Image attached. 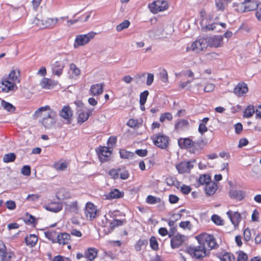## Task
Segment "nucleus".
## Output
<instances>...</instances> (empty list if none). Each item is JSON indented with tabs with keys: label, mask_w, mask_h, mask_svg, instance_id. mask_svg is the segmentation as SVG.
I'll list each match as a JSON object with an SVG mask.
<instances>
[{
	"label": "nucleus",
	"mask_w": 261,
	"mask_h": 261,
	"mask_svg": "<svg viewBox=\"0 0 261 261\" xmlns=\"http://www.w3.org/2000/svg\"><path fill=\"white\" fill-rule=\"evenodd\" d=\"M59 18H48L46 20V27L53 28L55 27L59 22Z\"/></svg>",
	"instance_id": "a19ab883"
},
{
	"label": "nucleus",
	"mask_w": 261,
	"mask_h": 261,
	"mask_svg": "<svg viewBox=\"0 0 261 261\" xmlns=\"http://www.w3.org/2000/svg\"><path fill=\"white\" fill-rule=\"evenodd\" d=\"M188 237L180 234V249L185 246H189L188 245Z\"/></svg>",
	"instance_id": "4d7b16f0"
},
{
	"label": "nucleus",
	"mask_w": 261,
	"mask_h": 261,
	"mask_svg": "<svg viewBox=\"0 0 261 261\" xmlns=\"http://www.w3.org/2000/svg\"><path fill=\"white\" fill-rule=\"evenodd\" d=\"M211 182V177L208 174H203L201 175L198 179V182L200 185H206L208 183Z\"/></svg>",
	"instance_id": "4c0bfd02"
},
{
	"label": "nucleus",
	"mask_w": 261,
	"mask_h": 261,
	"mask_svg": "<svg viewBox=\"0 0 261 261\" xmlns=\"http://www.w3.org/2000/svg\"><path fill=\"white\" fill-rule=\"evenodd\" d=\"M248 256L243 251H240L237 257V261H247Z\"/></svg>",
	"instance_id": "bf43d9fd"
},
{
	"label": "nucleus",
	"mask_w": 261,
	"mask_h": 261,
	"mask_svg": "<svg viewBox=\"0 0 261 261\" xmlns=\"http://www.w3.org/2000/svg\"><path fill=\"white\" fill-rule=\"evenodd\" d=\"M99 161L101 163H105L110 160L112 151L110 147L106 146H99L96 149Z\"/></svg>",
	"instance_id": "1a4fd4ad"
},
{
	"label": "nucleus",
	"mask_w": 261,
	"mask_h": 261,
	"mask_svg": "<svg viewBox=\"0 0 261 261\" xmlns=\"http://www.w3.org/2000/svg\"><path fill=\"white\" fill-rule=\"evenodd\" d=\"M154 80V75L152 73H148L147 80H146V85L147 86H150L152 84Z\"/></svg>",
	"instance_id": "774afa93"
},
{
	"label": "nucleus",
	"mask_w": 261,
	"mask_h": 261,
	"mask_svg": "<svg viewBox=\"0 0 261 261\" xmlns=\"http://www.w3.org/2000/svg\"><path fill=\"white\" fill-rule=\"evenodd\" d=\"M98 250L94 247H89L85 251V258L88 261H93L97 256Z\"/></svg>",
	"instance_id": "a211bd4d"
},
{
	"label": "nucleus",
	"mask_w": 261,
	"mask_h": 261,
	"mask_svg": "<svg viewBox=\"0 0 261 261\" xmlns=\"http://www.w3.org/2000/svg\"><path fill=\"white\" fill-rule=\"evenodd\" d=\"M212 221L217 225H223V221L221 217L217 215H213L211 217Z\"/></svg>",
	"instance_id": "3c124183"
},
{
	"label": "nucleus",
	"mask_w": 261,
	"mask_h": 261,
	"mask_svg": "<svg viewBox=\"0 0 261 261\" xmlns=\"http://www.w3.org/2000/svg\"><path fill=\"white\" fill-rule=\"evenodd\" d=\"M97 210L94 204L91 202L86 203L85 214L87 218L90 220L94 219L97 215Z\"/></svg>",
	"instance_id": "9d476101"
},
{
	"label": "nucleus",
	"mask_w": 261,
	"mask_h": 261,
	"mask_svg": "<svg viewBox=\"0 0 261 261\" xmlns=\"http://www.w3.org/2000/svg\"><path fill=\"white\" fill-rule=\"evenodd\" d=\"M195 238L198 243L197 246H185L180 250L189 253L196 259L201 260L208 255L211 250L218 246L216 239L213 235L202 233L196 236Z\"/></svg>",
	"instance_id": "f257e3e1"
},
{
	"label": "nucleus",
	"mask_w": 261,
	"mask_h": 261,
	"mask_svg": "<svg viewBox=\"0 0 261 261\" xmlns=\"http://www.w3.org/2000/svg\"><path fill=\"white\" fill-rule=\"evenodd\" d=\"M149 92L147 90H145L140 93L139 99L140 105H144L145 104Z\"/></svg>",
	"instance_id": "79ce46f5"
},
{
	"label": "nucleus",
	"mask_w": 261,
	"mask_h": 261,
	"mask_svg": "<svg viewBox=\"0 0 261 261\" xmlns=\"http://www.w3.org/2000/svg\"><path fill=\"white\" fill-rule=\"evenodd\" d=\"M71 236L67 232H60L57 234L56 243L64 246L68 245L71 241Z\"/></svg>",
	"instance_id": "4468645a"
},
{
	"label": "nucleus",
	"mask_w": 261,
	"mask_h": 261,
	"mask_svg": "<svg viewBox=\"0 0 261 261\" xmlns=\"http://www.w3.org/2000/svg\"><path fill=\"white\" fill-rule=\"evenodd\" d=\"M104 87L105 84L103 83L91 85L89 90L90 94L92 96L101 95L103 93Z\"/></svg>",
	"instance_id": "dca6fc26"
},
{
	"label": "nucleus",
	"mask_w": 261,
	"mask_h": 261,
	"mask_svg": "<svg viewBox=\"0 0 261 261\" xmlns=\"http://www.w3.org/2000/svg\"><path fill=\"white\" fill-rule=\"evenodd\" d=\"M149 244L150 247L152 250L154 251H157L159 250V243L156 237L154 236H151L149 239Z\"/></svg>",
	"instance_id": "58836bf2"
},
{
	"label": "nucleus",
	"mask_w": 261,
	"mask_h": 261,
	"mask_svg": "<svg viewBox=\"0 0 261 261\" xmlns=\"http://www.w3.org/2000/svg\"><path fill=\"white\" fill-rule=\"evenodd\" d=\"M148 245L147 239H139L135 245V248L137 251H140L143 246H146Z\"/></svg>",
	"instance_id": "f704fd0d"
},
{
	"label": "nucleus",
	"mask_w": 261,
	"mask_h": 261,
	"mask_svg": "<svg viewBox=\"0 0 261 261\" xmlns=\"http://www.w3.org/2000/svg\"><path fill=\"white\" fill-rule=\"evenodd\" d=\"M68 166V163L67 162L60 163L57 162L54 164L53 167L58 171H63L67 168Z\"/></svg>",
	"instance_id": "c9c22d12"
},
{
	"label": "nucleus",
	"mask_w": 261,
	"mask_h": 261,
	"mask_svg": "<svg viewBox=\"0 0 261 261\" xmlns=\"http://www.w3.org/2000/svg\"><path fill=\"white\" fill-rule=\"evenodd\" d=\"M68 74L70 79H75L80 75L81 70L77 66H70Z\"/></svg>",
	"instance_id": "cd10ccee"
},
{
	"label": "nucleus",
	"mask_w": 261,
	"mask_h": 261,
	"mask_svg": "<svg viewBox=\"0 0 261 261\" xmlns=\"http://www.w3.org/2000/svg\"><path fill=\"white\" fill-rule=\"evenodd\" d=\"M174 234L170 233L169 237L171 238L170 245L172 249L178 248L179 247V236L177 234L173 236Z\"/></svg>",
	"instance_id": "c85d7f7f"
},
{
	"label": "nucleus",
	"mask_w": 261,
	"mask_h": 261,
	"mask_svg": "<svg viewBox=\"0 0 261 261\" xmlns=\"http://www.w3.org/2000/svg\"><path fill=\"white\" fill-rule=\"evenodd\" d=\"M124 193L118 189H112L109 193L105 195L106 199L112 200L114 199H119L123 197Z\"/></svg>",
	"instance_id": "f3484780"
},
{
	"label": "nucleus",
	"mask_w": 261,
	"mask_h": 261,
	"mask_svg": "<svg viewBox=\"0 0 261 261\" xmlns=\"http://www.w3.org/2000/svg\"><path fill=\"white\" fill-rule=\"evenodd\" d=\"M207 46L219 47L222 45L223 37L222 36H214L205 38Z\"/></svg>",
	"instance_id": "9b49d317"
},
{
	"label": "nucleus",
	"mask_w": 261,
	"mask_h": 261,
	"mask_svg": "<svg viewBox=\"0 0 261 261\" xmlns=\"http://www.w3.org/2000/svg\"><path fill=\"white\" fill-rule=\"evenodd\" d=\"M63 66H54L53 69V73L58 75L60 76L62 73Z\"/></svg>",
	"instance_id": "e2e57ef3"
},
{
	"label": "nucleus",
	"mask_w": 261,
	"mask_h": 261,
	"mask_svg": "<svg viewBox=\"0 0 261 261\" xmlns=\"http://www.w3.org/2000/svg\"><path fill=\"white\" fill-rule=\"evenodd\" d=\"M24 221L27 224H33V225H35L36 223L35 218L29 214H27L25 220Z\"/></svg>",
	"instance_id": "5fc2aeb1"
},
{
	"label": "nucleus",
	"mask_w": 261,
	"mask_h": 261,
	"mask_svg": "<svg viewBox=\"0 0 261 261\" xmlns=\"http://www.w3.org/2000/svg\"><path fill=\"white\" fill-rule=\"evenodd\" d=\"M226 214L234 226L239 225L241 220V214L239 212L229 211L226 213Z\"/></svg>",
	"instance_id": "6ab92c4d"
},
{
	"label": "nucleus",
	"mask_w": 261,
	"mask_h": 261,
	"mask_svg": "<svg viewBox=\"0 0 261 261\" xmlns=\"http://www.w3.org/2000/svg\"><path fill=\"white\" fill-rule=\"evenodd\" d=\"M15 159L16 155L14 153H9L4 156L3 160L5 163H9L14 161Z\"/></svg>",
	"instance_id": "37998d69"
},
{
	"label": "nucleus",
	"mask_w": 261,
	"mask_h": 261,
	"mask_svg": "<svg viewBox=\"0 0 261 261\" xmlns=\"http://www.w3.org/2000/svg\"><path fill=\"white\" fill-rule=\"evenodd\" d=\"M220 260L223 261H234L235 259L234 255L228 252H225L219 256Z\"/></svg>",
	"instance_id": "ea45409f"
},
{
	"label": "nucleus",
	"mask_w": 261,
	"mask_h": 261,
	"mask_svg": "<svg viewBox=\"0 0 261 261\" xmlns=\"http://www.w3.org/2000/svg\"><path fill=\"white\" fill-rule=\"evenodd\" d=\"M255 112L253 106H249L244 111V116L247 118L251 117Z\"/></svg>",
	"instance_id": "09e8293b"
},
{
	"label": "nucleus",
	"mask_w": 261,
	"mask_h": 261,
	"mask_svg": "<svg viewBox=\"0 0 261 261\" xmlns=\"http://www.w3.org/2000/svg\"><path fill=\"white\" fill-rule=\"evenodd\" d=\"M119 168L112 169L109 171V175L114 179H117L119 178Z\"/></svg>",
	"instance_id": "864d4df0"
},
{
	"label": "nucleus",
	"mask_w": 261,
	"mask_h": 261,
	"mask_svg": "<svg viewBox=\"0 0 261 261\" xmlns=\"http://www.w3.org/2000/svg\"><path fill=\"white\" fill-rule=\"evenodd\" d=\"M126 222L125 219L119 220L114 219L110 223L109 227L110 228V231H113L115 228L121 226Z\"/></svg>",
	"instance_id": "7c9ffc66"
},
{
	"label": "nucleus",
	"mask_w": 261,
	"mask_h": 261,
	"mask_svg": "<svg viewBox=\"0 0 261 261\" xmlns=\"http://www.w3.org/2000/svg\"><path fill=\"white\" fill-rule=\"evenodd\" d=\"M246 3H247V2H245L244 1L241 2L240 3H234L233 6V7H237L238 8L236 10L241 12L254 10L256 9L258 6L256 3H251V5L248 6L245 5Z\"/></svg>",
	"instance_id": "f8f14e48"
},
{
	"label": "nucleus",
	"mask_w": 261,
	"mask_h": 261,
	"mask_svg": "<svg viewBox=\"0 0 261 261\" xmlns=\"http://www.w3.org/2000/svg\"><path fill=\"white\" fill-rule=\"evenodd\" d=\"M93 109L83 107L77 111V123L82 124L86 121L89 117L92 115Z\"/></svg>",
	"instance_id": "6e6552de"
},
{
	"label": "nucleus",
	"mask_w": 261,
	"mask_h": 261,
	"mask_svg": "<svg viewBox=\"0 0 261 261\" xmlns=\"http://www.w3.org/2000/svg\"><path fill=\"white\" fill-rule=\"evenodd\" d=\"M215 88V85L214 84H207L204 88V91L205 92H211L214 91Z\"/></svg>",
	"instance_id": "69168bd1"
},
{
	"label": "nucleus",
	"mask_w": 261,
	"mask_h": 261,
	"mask_svg": "<svg viewBox=\"0 0 261 261\" xmlns=\"http://www.w3.org/2000/svg\"><path fill=\"white\" fill-rule=\"evenodd\" d=\"M195 160L180 162V173L189 172L193 168Z\"/></svg>",
	"instance_id": "5701e85b"
},
{
	"label": "nucleus",
	"mask_w": 261,
	"mask_h": 261,
	"mask_svg": "<svg viewBox=\"0 0 261 261\" xmlns=\"http://www.w3.org/2000/svg\"><path fill=\"white\" fill-rule=\"evenodd\" d=\"M40 197L41 196L39 194H29L26 198V200L32 202H36L38 201Z\"/></svg>",
	"instance_id": "603ef678"
},
{
	"label": "nucleus",
	"mask_w": 261,
	"mask_h": 261,
	"mask_svg": "<svg viewBox=\"0 0 261 261\" xmlns=\"http://www.w3.org/2000/svg\"><path fill=\"white\" fill-rule=\"evenodd\" d=\"M248 90L246 84L244 82L239 83L233 89V93L238 96H243Z\"/></svg>",
	"instance_id": "2eb2a0df"
},
{
	"label": "nucleus",
	"mask_w": 261,
	"mask_h": 261,
	"mask_svg": "<svg viewBox=\"0 0 261 261\" xmlns=\"http://www.w3.org/2000/svg\"><path fill=\"white\" fill-rule=\"evenodd\" d=\"M194 146V142L190 138H180V148H190Z\"/></svg>",
	"instance_id": "c756f323"
},
{
	"label": "nucleus",
	"mask_w": 261,
	"mask_h": 261,
	"mask_svg": "<svg viewBox=\"0 0 261 261\" xmlns=\"http://www.w3.org/2000/svg\"><path fill=\"white\" fill-rule=\"evenodd\" d=\"M66 211L74 214H78L79 212V206L77 201H74L67 204L66 207Z\"/></svg>",
	"instance_id": "a878e982"
},
{
	"label": "nucleus",
	"mask_w": 261,
	"mask_h": 261,
	"mask_svg": "<svg viewBox=\"0 0 261 261\" xmlns=\"http://www.w3.org/2000/svg\"><path fill=\"white\" fill-rule=\"evenodd\" d=\"M21 173L25 176H29L31 174V167L30 166H23L21 169Z\"/></svg>",
	"instance_id": "680f3d73"
},
{
	"label": "nucleus",
	"mask_w": 261,
	"mask_h": 261,
	"mask_svg": "<svg viewBox=\"0 0 261 261\" xmlns=\"http://www.w3.org/2000/svg\"><path fill=\"white\" fill-rule=\"evenodd\" d=\"M119 177L121 179H127L129 176V173L125 167L119 168Z\"/></svg>",
	"instance_id": "e433bc0d"
},
{
	"label": "nucleus",
	"mask_w": 261,
	"mask_h": 261,
	"mask_svg": "<svg viewBox=\"0 0 261 261\" xmlns=\"http://www.w3.org/2000/svg\"><path fill=\"white\" fill-rule=\"evenodd\" d=\"M126 125L131 128H137L139 127L140 123L137 119L132 118L128 120Z\"/></svg>",
	"instance_id": "a18cd8bd"
},
{
	"label": "nucleus",
	"mask_w": 261,
	"mask_h": 261,
	"mask_svg": "<svg viewBox=\"0 0 261 261\" xmlns=\"http://www.w3.org/2000/svg\"><path fill=\"white\" fill-rule=\"evenodd\" d=\"M218 25L217 23H213L208 25H206L202 27V29L204 31H214L217 29V27Z\"/></svg>",
	"instance_id": "6e6d98bb"
},
{
	"label": "nucleus",
	"mask_w": 261,
	"mask_h": 261,
	"mask_svg": "<svg viewBox=\"0 0 261 261\" xmlns=\"http://www.w3.org/2000/svg\"><path fill=\"white\" fill-rule=\"evenodd\" d=\"M207 47L205 38H202L193 42L190 47H187V51L192 50L196 53H199Z\"/></svg>",
	"instance_id": "423d86ee"
},
{
	"label": "nucleus",
	"mask_w": 261,
	"mask_h": 261,
	"mask_svg": "<svg viewBox=\"0 0 261 261\" xmlns=\"http://www.w3.org/2000/svg\"><path fill=\"white\" fill-rule=\"evenodd\" d=\"M95 34V33L91 32L87 34L77 35L74 43V47L84 45L88 43L94 37Z\"/></svg>",
	"instance_id": "0eeeda50"
},
{
	"label": "nucleus",
	"mask_w": 261,
	"mask_h": 261,
	"mask_svg": "<svg viewBox=\"0 0 261 261\" xmlns=\"http://www.w3.org/2000/svg\"><path fill=\"white\" fill-rule=\"evenodd\" d=\"M179 219V214H173L168 221V225L171 227L170 229V233H172V234H174L175 231H176V226L175 227L174 226L176 222Z\"/></svg>",
	"instance_id": "393cba45"
},
{
	"label": "nucleus",
	"mask_w": 261,
	"mask_h": 261,
	"mask_svg": "<svg viewBox=\"0 0 261 261\" xmlns=\"http://www.w3.org/2000/svg\"><path fill=\"white\" fill-rule=\"evenodd\" d=\"M150 139L156 146L161 149L166 148L169 144L168 137L162 134L159 133L152 135L151 136Z\"/></svg>",
	"instance_id": "20e7f679"
},
{
	"label": "nucleus",
	"mask_w": 261,
	"mask_h": 261,
	"mask_svg": "<svg viewBox=\"0 0 261 261\" xmlns=\"http://www.w3.org/2000/svg\"><path fill=\"white\" fill-rule=\"evenodd\" d=\"M5 204L7 208L10 210H13L16 208V203L13 200H8L6 201Z\"/></svg>",
	"instance_id": "052dcab7"
},
{
	"label": "nucleus",
	"mask_w": 261,
	"mask_h": 261,
	"mask_svg": "<svg viewBox=\"0 0 261 261\" xmlns=\"http://www.w3.org/2000/svg\"><path fill=\"white\" fill-rule=\"evenodd\" d=\"M44 207L48 211L58 213L62 209V205L59 202H50L45 205Z\"/></svg>",
	"instance_id": "aec40b11"
},
{
	"label": "nucleus",
	"mask_w": 261,
	"mask_h": 261,
	"mask_svg": "<svg viewBox=\"0 0 261 261\" xmlns=\"http://www.w3.org/2000/svg\"><path fill=\"white\" fill-rule=\"evenodd\" d=\"M58 84V82L50 79L43 77L39 85L42 89L50 90L53 89Z\"/></svg>",
	"instance_id": "ddd939ff"
},
{
	"label": "nucleus",
	"mask_w": 261,
	"mask_h": 261,
	"mask_svg": "<svg viewBox=\"0 0 261 261\" xmlns=\"http://www.w3.org/2000/svg\"><path fill=\"white\" fill-rule=\"evenodd\" d=\"M189 219H192V217L188 215V216ZM180 228H182L184 230H191L193 228V225L191 224V221L190 219L188 220H182L180 222Z\"/></svg>",
	"instance_id": "2f4dec72"
},
{
	"label": "nucleus",
	"mask_w": 261,
	"mask_h": 261,
	"mask_svg": "<svg viewBox=\"0 0 261 261\" xmlns=\"http://www.w3.org/2000/svg\"><path fill=\"white\" fill-rule=\"evenodd\" d=\"M20 82L19 70H12L8 76L2 78L0 83L1 91L4 93L15 91L17 89L16 84Z\"/></svg>",
	"instance_id": "f03ea898"
},
{
	"label": "nucleus",
	"mask_w": 261,
	"mask_h": 261,
	"mask_svg": "<svg viewBox=\"0 0 261 261\" xmlns=\"http://www.w3.org/2000/svg\"><path fill=\"white\" fill-rule=\"evenodd\" d=\"M191 191V188L190 186L185 185H182L180 187V192L184 194H189Z\"/></svg>",
	"instance_id": "0e129e2a"
},
{
	"label": "nucleus",
	"mask_w": 261,
	"mask_h": 261,
	"mask_svg": "<svg viewBox=\"0 0 261 261\" xmlns=\"http://www.w3.org/2000/svg\"><path fill=\"white\" fill-rule=\"evenodd\" d=\"M217 189V185L214 181H211L205 185V192L208 195H213Z\"/></svg>",
	"instance_id": "bb28decb"
},
{
	"label": "nucleus",
	"mask_w": 261,
	"mask_h": 261,
	"mask_svg": "<svg viewBox=\"0 0 261 261\" xmlns=\"http://www.w3.org/2000/svg\"><path fill=\"white\" fill-rule=\"evenodd\" d=\"M244 237L247 241H249L251 239V232L249 228H246L244 230Z\"/></svg>",
	"instance_id": "338daca9"
},
{
	"label": "nucleus",
	"mask_w": 261,
	"mask_h": 261,
	"mask_svg": "<svg viewBox=\"0 0 261 261\" xmlns=\"http://www.w3.org/2000/svg\"><path fill=\"white\" fill-rule=\"evenodd\" d=\"M1 104L3 108L9 112H13L15 110V107H14L10 103L5 101L4 100H2L1 101Z\"/></svg>",
	"instance_id": "c03bdc74"
},
{
	"label": "nucleus",
	"mask_w": 261,
	"mask_h": 261,
	"mask_svg": "<svg viewBox=\"0 0 261 261\" xmlns=\"http://www.w3.org/2000/svg\"><path fill=\"white\" fill-rule=\"evenodd\" d=\"M245 192L242 190H231L229 192V196L231 198L241 201L245 197Z\"/></svg>",
	"instance_id": "4be33fe9"
},
{
	"label": "nucleus",
	"mask_w": 261,
	"mask_h": 261,
	"mask_svg": "<svg viewBox=\"0 0 261 261\" xmlns=\"http://www.w3.org/2000/svg\"><path fill=\"white\" fill-rule=\"evenodd\" d=\"M60 116L66 120H69L73 115V112L69 106L63 107L60 111Z\"/></svg>",
	"instance_id": "b1692460"
},
{
	"label": "nucleus",
	"mask_w": 261,
	"mask_h": 261,
	"mask_svg": "<svg viewBox=\"0 0 261 261\" xmlns=\"http://www.w3.org/2000/svg\"><path fill=\"white\" fill-rule=\"evenodd\" d=\"M130 25V22L128 20H125L122 23L116 26V30L118 32H120L124 29H127Z\"/></svg>",
	"instance_id": "49530a36"
},
{
	"label": "nucleus",
	"mask_w": 261,
	"mask_h": 261,
	"mask_svg": "<svg viewBox=\"0 0 261 261\" xmlns=\"http://www.w3.org/2000/svg\"><path fill=\"white\" fill-rule=\"evenodd\" d=\"M42 116L41 123L45 128L49 129L56 123V113L50 109L49 106L41 107L38 109L34 114V118L40 117Z\"/></svg>",
	"instance_id": "7ed1b4c3"
},
{
	"label": "nucleus",
	"mask_w": 261,
	"mask_h": 261,
	"mask_svg": "<svg viewBox=\"0 0 261 261\" xmlns=\"http://www.w3.org/2000/svg\"><path fill=\"white\" fill-rule=\"evenodd\" d=\"M38 237L35 234H30L27 235L24 239L25 245L30 248L35 246L38 242Z\"/></svg>",
	"instance_id": "412c9836"
},
{
	"label": "nucleus",
	"mask_w": 261,
	"mask_h": 261,
	"mask_svg": "<svg viewBox=\"0 0 261 261\" xmlns=\"http://www.w3.org/2000/svg\"><path fill=\"white\" fill-rule=\"evenodd\" d=\"M119 153L120 158L124 159H132L134 155L133 152L127 151L124 149H120Z\"/></svg>",
	"instance_id": "72a5a7b5"
},
{
	"label": "nucleus",
	"mask_w": 261,
	"mask_h": 261,
	"mask_svg": "<svg viewBox=\"0 0 261 261\" xmlns=\"http://www.w3.org/2000/svg\"><path fill=\"white\" fill-rule=\"evenodd\" d=\"M45 237L50 241L53 243H56L57 240V232L54 230H48L44 232Z\"/></svg>",
	"instance_id": "473e14b6"
},
{
	"label": "nucleus",
	"mask_w": 261,
	"mask_h": 261,
	"mask_svg": "<svg viewBox=\"0 0 261 261\" xmlns=\"http://www.w3.org/2000/svg\"><path fill=\"white\" fill-rule=\"evenodd\" d=\"M160 201V199L159 198H156V197L151 195L147 196L146 199V203L149 204H154Z\"/></svg>",
	"instance_id": "de8ad7c7"
},
{
	"label": "nucleus",
	"mask_w": 261,
	"mask_h": 261,
	"mask_svg": "<svg viewBox=\"0 0 261 261\" xmlns=\"http://www.w3.org/2000/svg\"><path fill=\"white\" fill-rule=\"evenodd\" d=\"M148 8L152 13L156 14L159 12L166 10L168 8V4L165 1L156 0L149 4Z\"/></svg>",
	"instance_id": "39448f33"
},
{
	"label": "nucleus",
	"mask_w": 261,
	"mask_h": 261,
	"mask_svg": "<svg viewBox=\"0 0 261 261\" xmlns=\"http://www.w3.org/2000/svg\"><path fill=\"white\" fill-rule=\"evenodd\" d=\"M117 142V137L115 136H111L109 137L107 144L109 146V147L112 148Z\"/></svg>",
	"instance_id": "13d9d810"
},
{
	"label": "nucleus",
	"mask_w": 261,
	"mask_h": 261,
	"mask_svg": "<svg viewBox=\"0 0 261 261\" xmlns=\"http://www.w3.org/2000/svg\"><path fill=\"white\" fill-rule=\"evenodd\" d=\"M173 118L172 115L170 113L166 112L162 114L160 117V121L163 122L165 120H171Z\"/></svg>",
	"instance_id": "8fccbe9b"
}]
</instances>
